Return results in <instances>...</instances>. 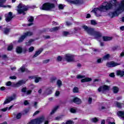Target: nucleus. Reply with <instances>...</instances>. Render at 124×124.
<instances>
[{
	"instance_id": "f257e3e1",
	"label": "nucleus",
	"mask_w": 124,
	"mask_h": 124,
	"mask_svg": "<svg viewBox=\"0 0 124 124\" xmlns=\"http://www.w3.org/2000/svg\"><path fill=\"white\" fill-rule=\"evenodd\" d=\"M110 9L115 10V12L111 13V18L119 16V14L124 11V0L121 1L120 5H118L117 0H111V2H105L98 8H94L93 11L94 12L97 17H99L101 16V12H106Z\"/></svg>"
},
{
	"instance_id": "f03ea898",
	"label": "nucleus",
	"mask_w": 124,
	"mask_h": 124,
	"mask_svg": "<svg viewBox=\"0 0 124 124\" xmlns=\"http://www.w3.org/2000/svg\"><path fill=\"white\" fill-rule=\"evenodd\" d=\"M82 28L87 31V32L90 34V35H93L94 37L98 40V41H100L101 38H102V35L100 32L97 31H94L93 28H92L90 27H88L86 26H83Z\"/></svg>"
},
{
	"instance_id": "7ed1b4c3",
	"label": "nucleus",
	"mask_w": 124,
	"mask_h": 124,
	"mask_svg": "<svg viewBox=\"0 0 124 124\" xmlns=\"http://www.w3.org/2000/svg\"><path fill=\"white\" fill-rule=\"evenodd\" d=\"M56 2H57V0H51V2L45 3L40 9L42 10L52 11L56 7L55 5Z\"/></svg>"
},
{
	"instance_id": "20e7f679",
	"label": "nucleus",
	"mask_w": 124,
	"mask_h": 124,
	"mask_svg": "<svg viewBox=\"0 0 124 124\" xmlns=\"http://www.w3.org/2000/svg\"><path fill=\"white\" fill-rule=\"evenodd\" d=\"M28 8H29L27 6L20 3L17 6L16 11L17 12L18 14H23V15H25V14H26V13L25 12L28 10Z\"/></svg>"
},
{
	"instance_id": "39448f33",
	"label": "nucleus",
	"mask_w": 124,
	"mask_h": 124,
	"mask_svg": "<svg viewBox=\"0 0 124 124\" xmlns=\"http://www.w3.org/2000/svg\"><path fill=\"white\" fill-rule=\"evenodd\" d=\"M45 119V118H44V116H41L37 119L31 120L27 124H41Z\"/></svg>"
},
{
	"instance_id": "423d86ee",
	"label": "nucleus",
	"mask_w": 124,
	"mask_h": 124,
	"mask_svg": "<svg viewBox=\"0 0 124 124\" xmlns=\"http://www.w3.org/2000/svg\"><path fill=\"white\" fill-rule=\"evenodd\" d=\"M33 33L31 31H27L23 34L22 36L20 37L18 41L19 43L20 42H22L24 41V39L26 38V37H28V36H31L32 35Z\"/></svg>"
},
{
	"instance_id": "0eeeda50",
	"label": "nucleus",
	"mask_w": 124,
	"mask_h": 124,
	"mask_svg": "<svg viewBox=\"0 0 124 124\" xmlns=\"http://www.w3.org/2000/svg\"><path fill=\"white\" fill-rule=\"evenodd\" d=\"M85 76L78 75L77 76V78L78 79H82L81 80V83H85V82H91L92 81V78H85Z\"/></svg>"
},
{
	"instance_id": "6e6552de",
	"label": "nucleus",
	"mask_w": 124,
	"mask_h": 124,
	"mask_svg": "<svg viewBox=\"0 0 124 124\" xmlns=\"http://www.w3.org/2000/svg\"><path fill=\"white\" fill-rule=\"evenodd\" d=\"M66 1H67L70 4H81L84 2V0H65Z\"/></svg>"
},
{
	"instance_id": "1a4fd4ad",
	"label": "nucleus",
	"mask_w": 124,
	"mask_h": 124,
	"mask_svg": "<svg viewBox=\"0 0 124 124\" xmlns=\"http://www.w3.org/2000/svg\"><path fill=\"white\" fill-rule=\"evenodd\" d=\"M65 59L68 62H74V56L72 55V54H66L65 55Z\"/></svg>"
},
{
	"instance_id": "9d476101",
	"label": "nucleus",
	"mask_w": 124,
	"mask_h": 124,
	"mask_svg": "<svg viewBox=\"0 0 124 124\" xmlns=\"http://www.w3.org/2000/svg\"><path fill=\"white\" fill-rule=\"evenodd\" d=\"M16 94H14L13 95L8 97L4 101V104H7V103H9L12 100H14V99H16Z\"/></svg>"
},
{
	"instance_id": "9b49d317",
	"label": "nucleus",
	"mask_w": 124,
	"mask_h": 124,
	"mask_svg": "<svg viewBox=\"0 0 124 124\" xmlns=\"http://www.w3.org/2000/svg\"><path fill=\"white\" fill-rule=\"evenodd\" d=\"M120 64L121 63L114 62H110L107 63L106 66L108 67H115V66H117V65H120Z\"/></svg>"
},
{
	"instance_id": "f8f14e48",
	"label": "nucleus",
	"mask_w": 124,
	"mask_h": 124,
	"mask_svg": "<svg viewBox=\"0 0 124 124\" xmlns=\"http://www.w3.org/2000/svg\"><path fill=\"white\" fill-rule=\"evenodd\" d=\"M5 21L7 22V23H8L10 22V21H11L12 20V18H13V16H12V12H10L8 14L5 15Z\"/></svg>"
},
{
	"instance_id": "ddd939ff",
	"label": "nucleus",
	"mask_w": 124,
	"mask_h": 124,
	"mask_svg": "<svg viewBox=\"0 0 124 124\" xmlns=\"http://www.w3.org/2000/svg\"><path fill=\"white\" fill-rule=\"evenodd\" d=\"M109 87L108 86L104 85L103 86L100 87L98 89V92L100 93V92H104V91H109Z\"/></svg>"
},
{
	"instance_id": "4468645a",
	"label": "nucleus",
	"mask_w": 124,
	"mask_h": 124,
	"mask_svg": "<svg viewBox=\"0 0 124 124\" xmlns=\"http://www.w3.org/2000/svg\"><path fill=\"white\" fill-rule=\"evenodd\" d=\"M6 2V0H0V7H9V8H11V5L6 6L3 5V3H5Z\"/></svg>"
},
{
	"instance_id": "2eb2a0df",
	"label": "nucleus",
	"mask_w": 124,
	"mask_h": 124,
	"mask_svg": "<svg viewBox=\"0 0 124 124\" xmlns=\"http://www.w3.org/2000/svg\"><path fill=\"white\" fill-rule=\"evenodd\" d=\"M26 83V81L25 80H20L18 81L16 84L12 87H20V86H22V85H24Z\"/></svg>"
},
{
	"instance_id": "dca6fc26",
	"label": "nucleus",
	"mask_w": 124,
	"mask_h": 124,
	"mask_svg": "<svg viewBox=\"0 0 124 124\" xmlns=\"http://www.w3.org/2000/svg\"><path fill=\"white\" fill-rule=\"evenodd\" d=\"M73 101L76 104H81V103H82V101L81 100V99H80V98H78V97H76L74 98V99L73 100Z\"/></svg>"
},
{
	"instance_id": "f3484780",
	"label": "nucleus",
	"mask_w": 124,
	"mask_h": 124,
	"mask_svg": "<svg viewBox=\"0 0 124 124\" xmlns=\"http://www.w3.org/2000/svg\"><path fill=\"white\" fill-rule=\"evenodd\" d=\"M33 20H34V18L32 16H29L28 18V21L30 22L31 23L28 24V26L29 27L32 25L33 23H32V22H33Z\"/></svg>"
},
{
	"instance_id": "a211bd4d",
	"label": "nucleus",
	"mask_w": 124,
	"mask_h": 124,
	"mask_svg": "<svg viewBox=\"0 0 124 124\" xmlns=\"http://www.w3.org/2000/svg\"><path fill=\"white\" fill-rule=\"evenodd\" d=\"M42 51H43V49L41 48L39 49L38 51H36V52L35 53L34 55L33 56V58H36V57H37L38 55H40Z\"/></svg>"
},
{
	"instance_id": "6ab92c4d",
	"label": "nucleus",
	"mask_w": 124,
	"mask_h": 124,
	"mask_svg": "<svg viewBox=\"0 0 124 124\" xmlns=\"http://www.w3.org/2000/svg\"><path fill=\"white\" fill-rule=\"evenodd\" d=\"M22 93H26V94H31V90H29L27 91V88L26 87L23 88L21 90Z\"/></svg>"
},
{
	"instance_id": "aec40b11",
	"label": "nucleus",
	"mask_w": 124,
	"mask_h": 124,
	"mask_svg": "<svg viewBox=\"0 0 124 124\" xmlns=\"http://www.w3.org/2000/svg\"><path fill=\"white\" fill-rule=\"evenodd\" d=\"M117 116L118 117H120L121 118H122L123 120H124V111H119L117 112Z\"/></svg>"
},
{
	"instance_id": "412c9836",
	"label": "nucleus",
	"mask_w": 124,
	"mask_h": 124,
	"mask_svg": "<svg viewBox=\"0 0 124 124\" xmlns=\"http://www.w3.org/2000/svg\"><path fill=\"white\" fill-rule=\"evenodd\" d=\"M116 72H117V75H118V76H121V77H123L124 75V71L119 70H117Z\"/></svg>"
},
{
	"instance_id": "4be33fe9",
	"label": "nucleus",
	"mask_w": 124,
	"mask_h": 124,
	"mask_svg": "<svg viewBox=\"0 0 124 124\" xmlns=\"http://www.w3.org/2000/svg\"><path fill=\"white\" fill-rule=\"evenodd\" d=\"M20 71L21 72H30V71L28 69L25 68V65H23L20 68Z\"/></svg>"
},
{
	"instance_id": "5701e85b",
	"label": "nucleus",
	"mask_w": 124,
	"mask_h": 124,
	"mask_svg": "<svg viewBox=\"0 0 124 124\" xmlns=\"http://www.w3.org/2000/svg\"><path fill=\"white\" fill-rule=\"evenodd\" d=\"M16 52L17 54H21L23 52V48L21 46H17L16 48Z\"/></svg>"
},
{
	"instance_id": "b1692460",
	"label": "nucleus",
	"mask_w": 124,
	"mask_h": 124,
	"mask_svg": "<svg viewBox=\"0 0 124 124\" xmlns=\"http://www.w3.org/2000/svg\"><path fill=\"white\" fill-rule=\"evenodd\" d=\"M114 104L116 105V107H118V108H122V107H123V105H124V103H119L118 102H115L114 103Z\"/></svg>"
},
{
	"instance_id": "393cba45",
	"label": "nucleus",
	"mask_w": 124,
	"mask_h": 124,
	"mask_svg": "<svg viewBox=\"0 0 124 124\" xmlns=\"http://www.w3.org/2000/svg\"><path fill=\"white\" fill-rule=\"evenodd\" d=\"M102 38L104 41H109V40H112L111 37L103 36Z\"/></svg>"
},
{
	"instance_id": "a878e982",
	"label": "nucleus",
	"mask_w": 124,
	"mask_h": 124,
	"mask_svg": "<svg viewBox=\"0 0 124 124\" xmlns=\"http://www.w3.org/2000/svg\"><path fill=\"white\" fill-rule=\"evenodd\" d=\"M10 28H4V33L5 34H8V33H9V32H10Z\"/></svg>"
},
{
	"instance_id": "bb28decb",
	"label": "nucleus",
	"mask_w": 124,
	"mask_h": 124,
	"mask_svg": "<svg viewBox=\"0 0 124 124\" xmlns=\"http://www.w3.org/2000/svg\"><path fill=\"white\" fill-rule=\"evenodd\" d=\"M60 30V27H54L51 29H50V31H59Z\"/></svg>"
},
{
	"instance_id": "cd10ccee",
	"label": "nucleus",
	"mask_w": 124,
	"mask_h": 124,
	"mask_svg": "<svg viewBox=\"0 0 124 124\" xmlns=\"http://www.w3.org/2000/svg\"><path fill=\"white\" fill-rule=\"evenodd\" d=\"M57 85L58 87V88H61L62 86V80H58L57 81Z\"/></svg>"
},
{
	"instance_id": "c85d7f7f",
	"label": "nucleus",
	"mask_w": 124,
	"mask_h": 124,
	"mask_svg": "<svg viewBox=\"0 0 124 124\" xmlns=\"http://www.w3.org/2000/svg\"><path fill=\"white\" fill-rule=\"evenodd\" d=\"M34 41V40L33 39H31L28 42L26 43V46H30V45H31V43L33 42Z\"/></svg>"
},
{
	"instance_id": "c756f323",
	"label": "nucleus",
	"mask_w": 124,
	"mask_h": 124,
	"mask_svg": "<svg viewBox=\"0 0 124 124\" xmlns=\"http://www.w3.org/2000/svg\"><path fill=\"white\" fill-rule=\"evenodd\" d=\"M13 107V106H11L9 108H2L0 111H2V112H5V111H7V110H10L11 108Z\"/></svg>"
},
{
	"instance_id": "7c9ffc66",
	"label": "nucleus",
	"mask_w": 124,
	"mask_h": 124,
	"mask_svg": "<svg viewBox=\"0 0 124 124\" xmlns=\"http://www.w3.org/2000/svg\"><path fill=\"white\" fill-rule=\"evenodd\" d=\"M113 91L114 93H117L119 92V88L116 86L113 87Z\"/></svg>"
},
{
	"instance_id": "2f4dec72",
	"label": "nucleus",
	"mask_w": 124,
	"mask_h": 124,
	"mask_svg": "<svg viewBox=\"0 0 124 124\" xmlns=\"http://www.w3.org/2000/svg\"><path fill=\"white\" fill-rule=\"evenodd\" d=\"M46 93L47 94H51L52 93V88H49L46 89Z\"/></svg>"
},
{
	"instance_id": "473e14b6",
	"label": "nucleus",
	"mask_w": 124,
	"mask_h": 124,
	"mask_svg": "<svg viewBox=\"0 0 124 124\" xmlns=\"http://www.w3.org/2000/svg\"><path fill=\"white\" fill-rule=\"evenodd\" d=\"M58 108H59V107H56L50 112V115H53L58 110Z\"/></svg>"
},
{
	"instance_id": "72a5a7b5",
	"label": "nucleus",
	"mask_w": 124,
	"mask_h": 124,
	"mask_svg": "<svg viewBox=\"0 0 124 124\" xmlns=\"http://www.w3.org/2000/svg\"><path fill=\"white\" fill-rule=\"evenodd\" d=\"M109 58H110V55H109V54H108L106 55L105 56H104L103 60H108Z\"/></svg>"
},
{
	"instance_id": "f704fd0d",
	"label": "nucleus",
	"mask_w": 124,
	"mask_h": 124,
	"mask_svg": "<svg viewBox=\"0 0 124 124\" xmlns=\"http://www.w3.org/2000/svg\"><path fill=\"white\" fill-rule=\"evenodd\" d=\"M109 120H110V121L108 122V124H116L115 122H113V121H114V119L109 118Z\"/></svg>"
},
{
	"instance_id": "c9c22d12",
	"label": "nucleus",
	"mask_w": 124,
	"mask_h": 124,
	"mask_svg": "<svg viewBox=\"0 0 124 124\" xmlns=\"http://www.w3.org/2000/svg\"><path fill=\"white\" fill-rule=\"evenodd\" d=\"M65 6V5H63V4H59L58 5V7L59 8V9H63V8H64V7Z\"/></svg>"
},
{
	"instance_id": "e433bc0d",
	"label": "nucleus",
	"mask_w": 124,
	"mask_h": 124,
	"mask_svg": "<svg viewBox=\"0 0 124 124\" xmlns=\"http://www.w3.org/2000/svg\"><path fill=\"white\" fill-rule=\"evenodd\" d=\"M35 83H38V82H39V81H40V80H41V78H36L35 77Z\"/></svg>"
},
{
	"instance_id": "4c0bfd02",
	"label": "nucleus",
	"mask_w": 124,
	"mask_h": 124,
	"mask_svg": "<svg viewBox=\"0 0 124 124\" xmlns=\"http://www.w3.org/2000/svg\"><path fill=\"white\" fill-rule=\"evenodd\" d=\"M34 50V47L31 46L29 48V53H31Z\"/></svg>"
},
{
	"instance_id": "58836bf2",
	"label": "nucleus",
	"mask_w": 124,
	"mask_h": 124,
	"mask_svg": "<svg viewBox=\"0 0 124 124\" xmlns=\"http://www.w3.org/2000/svg\"><path fill=\"white\" fill-rule=\"evenodd\" d=\"M13 49V45H10L8 47V51H11Z\"/></svg>"
},
{
	"instance_id": "ea45409f",
	"label": "nucleus",
	"mask_w": 124,
	"mask_h": 124,
	"mask_svg": "<svg viewBox=\"0 0 124 124\" xmlns=\"http://www.w3.org/2000/svg\"><path fill=\"white\" fill-rule=\"evenodd\" d=\"M37 104H38V102H34L33 103V106L35 108H37Z\"/></svg>"
},
{
	"instance_id": "a19ab883",
	"label": "nucleus",
	"mask_w": 124,
	"mask_h": 124,
	"mask_svg": "<svg viewBox=\"0 0 124 124\" xmlns=\"http://www.w3.org/2000/svg\"><path fill=\"white\" fill-rule=\"evenodd\" d=\"M91 121L93 123H96V122H98V120L96 118H93L91 119Z\"/></svg>"
},
{
	"instance_id": "79ce46f5",
	"label": "nucleus",
	"mask_w": 124,
	"mask_h": 124,
	"mask_svg": "<svg viewBox=\"0 0 124 124\" xmlns=\"http://www.w3.org/2000/svg\"><path fill=\"white\" fill-rule=\"evenodd\" d=\"M79 92V89L77 87H75L73 89V92L74 93H78Z\"/></svg>"
},
{
	"instance_id": "37998d69",
	"label": "nucleus",
	"mask_w": 124,
	"mask_h": 124,
	"mask_svg": "<svg viewBox=\"0 0 124 124\" xmlns=\"http://www.w3.org/2000/svg\"><path fill=\"white\" fill-rule=\"evenodd\" d=\"M22 116V113H19L16 115V119H20L21 117Z\"/></svg>"
},
{
	"instance_id": "c03bdc74",
	"label": "nucleus",
	"mask_w": 124,
	"mask_h": 124,
	"mask_svg": "<svg viewBox=\"0 0 124 124\" xmlns=\"http://www.w3.org/2000/svg\"><path fill=\"white\" fill-rule=\"evenodd\" d=\"M103 62V60L101 58L98 59L97 60V62L98 63H101V62Z\"/></svg>"
},
{
	"instance_id": "a18cd8bd",
	"label": "nucleus",
	"mask_w": 124,
	"mask_h": 124,
	"mask_svg": "<svg viewBox=\"0 0 124 124\" xmlns=\"http://www.w3.org/2000/svg\"><path fill=\"white\" fill-rule=\"evenodd\" d=\"M12 85V82L11 81H8L6 83V86H10Z\"/></svg>"
},
{
	"instance_id": "49530a36",
	"label": "nucleus",
	"mask_w": 124,
	"mask_h": 124,
	"mask_svg": "<svg viewBox=\"0 0 124 124\" xmlns=\"http://www.w3.org/2000/svg\"><path fill=\"white\" fill-rule=\"evenodd\" d=\"M63 34L64 36H67V35H68V34H69V32H68L67 31H63Z\"/></svg>"
},
{
	"instance_id": "de8ad7c7",
	"label": "nucleus",
	"mask_w": 124,
	"mask_h": 124,
	"mask_svg": "<svg viewBox=\"0 0 124 124\" xmlns=\"http://www.w3.org/2000/svg\"><path fill=\"white\" fill-rule=\"evenodd\" d=\"M91 23L92 25H96L97 23H96V21L95 20H91Z\"/></svg>"
},
{
	"instance_id": "09e8293b",
	"label": "nucleus",
	"mask_w": 124,
	"mask_h": 124,
	"mask_svg": "<svg viewBox=\"0 0 124 124\" xmlns=\"http://www.w3.org/2000/svg\"><path fill=\"white\" fill-rule=\"evenodd\" d=\"M50 62V60L47 59L43 61V63H48Z\"/></svg>"
},
{
	"instance_id": "8fccbe9b",
	"label": "nucleus",
	"mask_w": 124,
	"mask_h": 124,
	"mask_svg": "<svg viewBox=\"0 0 124 124\" xmlns=\"http://www.w3.org/2000/svg\"><path fill=\"white\" fill-rule=\"evenodd\" d=\"M83 42L84 43V44H87V42H89V40H88L87 39H84L83 40Z\"/></svg>"
},
{
	"instance_id": "3c124183",
	"label": "nucleus",
	"mask_w": 124,
	"mask_h": 124,
	"mask_svg": "<svg viewBox=\"0 0 124 124\" xmlns=\"http://www.w3.org/2000/svg\"><path fill=\"white\" fill-rule=\"evenodd\" d=\"M24 105H29V104H30V103H29V102L28 101V100H25L24 102Z\"/></svg>"
},
{
	"instance_id": "603ef678",
	"label": "nucleus",
	"mask_w": 124,
	"mask_h": 124,
	"mask_svg": "<svg viewBox=\"0 0 124 124\" xmlns=\"http://www.w3.org/2000/svg\"><path fill=\"white\" fill-rule=\"evenodd\" d=\"M51 82H54V81H55V80H57V78L56 77H53L51 78L50 79Z\"/></svg>"
},
{
	"instance_id": "864d4df0",
	"label": "nucleus",
	"mask_w": 124,
	"mask_h": 124,
	"mask_svg": "<svg viewBox=\"0 0 124 124\" xmlns=\"http://www.w3.org/2000/svg\"><path fill=\"white\" fill-rule=\"evenodd\" d=\"M70 112H71V113H75L76 112V109L74 108H71Z\"/></svg>"
},
{
	"instance_id": "5fc2aeb1",
	"label": "nucleus",
	"mask_w": 124,
	"mask_h": 124,
	"mask_svg": "<svg viewBox=\"0 0 124 124\" xmlns=\"http://www.w3.org/2000/svg\"><path fill=\"white\" fill-rule=\"evenodd\" d=\"M17 78L16 77V76H11L10 77V79H12L13 80H15V79H16Z\"/></svg>"
},
{
	"instance_id": "6e6d98bb",
	"label": "nucleus",
	"mask_w": 124,
	"mask_h": 124,
	"mask_svg": "<svg viewBox=\"0 0 124 124\" xmlns=\"http://www.w3.org/2000/svg\"><path fill=\"white\" fill-rule=\"evenodd\" d=\"M62 57L61 56H58V58H57V60L59 61V62H61V61H62Z\"/></svg>"
},
{
	"instance_id": "4d7b16f0",
	"label": "nucleus",
	"mask_w": 124,
	"mask_h": 124,
	"mask_svg": "<svg viewBox=\"0 0 124 124\" xmlns=\"http://www.w3.org/2000/svg\"><path fill=\"white\" fill-rule=\"evenodd\" d=\"M40 112V111H38V110L35 111V112L34 113L33 116H36V115H37V114H39V112Z\"/></svg>"
},
{
	"instance_id": "13d9d810",
	"label": "nucleus",
	"mask_w": 124,
	"mask_h": 124,
	"mask_svg": "<svg viewBox=\"0 0 124 124\" xmlns=\"http://www.w3.org/2000/svg\"><path fill=\"white\" fill-rule=\"evenodd\" d=\"M110 77H115V73H111L110 74H109Z\"/></svg>"
},
{
	"instance_id": "bf43d9fd",
	"label": "nucleus",
	"mask_w": 124,
	"mask_h": 124,
	"mask_svg": "<svg viewBox=\"0 0 124 124\" xmlns=\"http://www.w3.org/2000/svg\"><path fill=\"white\" fill-rule=\"evenodd\" d=\"M60 94V92L59 91H56L55 93L56 96H59V95Z\"/></svg>"
},
{
	"instance_id": "052dcab7",
	"label": "nucleus",
	"mask_w": 124,
	"mask_h": 124,
	"mask_svg": "<svg viewBox=\"0 0 124 124\" xmlns=\"http://www.w3.org/2000/svg\"><path fill=\"white\" fill-rule=\"evenodd\" d=\"M92 100H93V99H92V98H89L88 102H89V104H91V103H92Z\"/></svg>"
},
{
	"instance_id": "680f3d73",
	"label": "nucleus",
	"mask_w": 124,
	"mask_h": 124,
	"mask_svg": "<svg viewBox=\"0 0 124 124\" xmlns=\"http://www.w3.org/2000/svg\"><path fill=\"white\" fill-rule=\"evenodd\" d=\"M66 24L67 26H71V25H72V23H71L69 22H66Z\"/></svg>"
},
{
	"instance_id": "e2e57ef3",
	"label": "nucleus",
	"mask_w": 124,
	"mask_h": 124,
	"mask_svg": "<svg viewBox=\"0 0 124 124\" xmlns=\"http://www.w3.org/2000/svg\"><path fill=\"white\" fill-rule=\"evenodd\" d=\"M29 79H34L35 78V76H31V77H29Z\"/></svg>"
},
{
	"instance_id": "0e129e2a",
	"label": "nucleus",
	"mask_w": 124,
	"mask_h": 124,
	"mask_svg": "<svg viewBox=\"0 0 124 124\" xmlns=\"http://www.w3.org/2000/svg\"><path fill=\"white\" fill-rule=\"evenodd\" d=\"M117 100H121L122 99V96H118L116 98Z\"/></svg>"
},
{
	"instance_id": "69168bd1",
	"label": "nucleus",
	"mask_w": 124,
	"mask_h": 124,
	"mask_svg": "<svg viewBox=\"0 0 124 124\" xmlns=\"http://www.w3.org/2000/svg\"><path fill=\"white\" fill-rule=\"evenodd\" d=\"M93 50L94 52H99V50H98V49H95V48H93Z\"/></svg>"
},
{
	"instance_id": "338daca9",
	"label": "nucleus",
	"mask_w": 124,
	"mask_h": 124,
	"mask_svg": "<svg viewBox=\"0 0 124 124\" xmlns=\"http://www.w3.org/2000/svg\"><path fill=\"white\" fill-rule=\"evenodd\" d=\"M4 90H5V87H1L0 88V90H1V91H4Z\"/></svg>"
},
{
	"instance_id": "774afa93",
	"label": "nucleus",
	"mask_w": 124,
	"mask_h": 124,
	"mask_svg": "<svg viewBox=\"0 0 124 124\" xmlns=\"http://www.w3.org/2000/svg\"><path fill=\"white\" fill-rule=\"evenodd\" d=\"M120 56L121 57H124V52H122L121 54H120Z\"/></svg>"
}]
</instances>
